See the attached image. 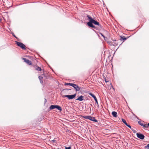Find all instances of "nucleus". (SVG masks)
Here are the masks:
<instances>
[{
	"label": "nucleus",
	"mask_w": 149,
	"mask_h": 149,
	"mask_svg": "<svg viewBox=\"0 0 149 149\" xmlns=\"http://www.w3.org/2000/svg\"><path fill=\"white\" fill-rule=\"evenodd\" d=\"M87 17L89 21V22L87 23V24L89 26L92 28H95V26L93 24V23L95 25H98L100 26H101L98 22L94 20L89 15H88Z\"/></svg>",
	"instance_id": "nucleus-1"
},
{
	"label": "nucleus",
	"mask_w": 149,
	"mask_h": 149,
	"mask_svg": "<svg viewBox=\"0 0 149 149\" xmlns=\"http://www.w3.org/2000/svg\"><path fill=\"white\" fill-rule=\"evenodd\" d=\"M62 96L63 97H67L70 100L74 98L76 96V94L72 95H63V94H62Z\"/></svg>",
	"instance_id": "nucleus-2"
},
{
	"label": "nucleus",
	"mask_w": 149,
	"mask_h": 149,
	"mask_svg": "<svg viewBox=\"0 0 149 149\" xmlns=\"http://www.w3.org/2000/svg\"><path fill=\"white\" fill-rule=\"evenodd\" d=\"M49 108L50 109H52L55 108H56L60 111H61L62 110L61 107L58 105H52Z\"/></svg>",
	"instance_id": "nucleus-3"
},
{
	"label": "nucleus",
	"mask_w": 149,
	"mask_h": 149,
	"mask_svg": "<svg viewBox=\"0 0 149 149\" xmlns=\"http://www.w3.org/2000/svg\"><path fill=\"white\" fill-rule=\"evenodd\" d=\"M15 42L17 46L21 47L22 49H26L25 45L22 43L17 41H15Z\"/></svg>",
	"instance_id": "nucleus-4"
},
{
	"label": "nucleus",
	"mask_w": 149,
	"mask_h": 149,
	"mask_svg": "<svg viewBox=\"0 0 149 149\" xmlns=\"http://www.w3.org/2000/svg\"><path fill=\"white\" fill-rule=\"evenodd\" d=\"M22 59L24 60V62H26L29 65H32V62L28 59L24 58H22Z\"/></svg>",
	"instance_id": "nucleus-5"
},
{
	"label": "nucleus",
	"mask_w": 149,
	"mask_h": 149,
	"mask_svg": "<svg viewBox=\"0 0 149 149\" xmlns=\"http://www.w3.org/2000/svg\"><path fill=\"white\" fill-rule=\"evenodd\" d=\"M72 86L75 89L76 91H79L81 88V87L79 86L78 85L74 84H73Z\"/></svg>",
	"instance_id": "nucleus-6"
},
{
	"label": "nucleus",
	"mask_w": 149,
	"mask_h": 149,
	"mask_svg": "<svg viewBox=\"0 0 149 149\" xmlns=\"http://www.w3.org/2000/svg\"><path fill=\"white\" fill-rule=\"evenodd\" d=\"M136 135L138 138L141 139H143L145 137L144 135L140 133H137L136 134Z\"/></svg>",
	"instance_id": "nucleus-7"
},
{
	"label": "nucleus",
	"mask_w": 149,
	"mask_h": 149,
	"mask_svg": "<svg viewBox=\"0 0 149 149\" xmlns=\"http://www.w3.org/2000/svg\"><path fill=\"white\" fill-rule=\"evenodd\" d=\"M33 67L35 68V69L38 71H41L42 70L41 68L38 67L37 65H33Z\"/></svg>",
	"instance_id": "nucleus-8"
},
{
	"label": "nucleus",
	"mask_w": 149,
	"mask_h": 149,
	"mask_svg": "<svg viewBox=\"0 0 149 149\" xmlns=\"http://www.w3.org/2000/svg\"><path fill=\"white\" fill-rule=\"evenodd\" d=\"M122 122L127 126L128 127H129L131 129V126L130 125H129L126 122V121H125V120L124 119H123V118H122Z\"/></svg>",
	"instance_id": "nucleus-9"
},
{
	"label": "nucleus",
	"mask_w": 149,
	"mask_h": 149,
	"mask_svg": "<svg viewBox=\"0 0 149 149\" xmlns=\"http://www.w3.org/2000/svg\"><path fill=\"white\" fill-rule=\"evenodd\" d=\"M89 120H91L95 122H97V120L95 119V117L91 116H90Z\"/></svg>",
	"instance_id": "nucleus-10"
},
{
	"label": "nucleus",
	"mask_w": 149,
	"mask_h": 149,
	"mask_svg": "<svg viewBox=\"0 0 149 149\" xmlns=\"http://www.w3.org/2000/svg\"><path fill=\"white\" fill-rule=\"evenodd\" d=\"M84 99V96L81 95L78 98L76 99V100H78L79 101H82Z\"/></svg>",
	"instance_id": "nucleus-11"
},
{
	"label": "nucleus",
	"mask_w": 149,
	"mask_h": 149,
	"mask_svg": "<svg viewBox=\"0 0 149 149\" xmlns=\"http://www.w3.org/2000/svg\"><path fill=\"white\" fill-rule=\"evenodd\" d=\"M120 40L121 41H124L127 39L125 36H120Z\"/></svg>",
	"instance_id": "nucleus-12"
},
{
	"label": "nucleus",
	"mask_w": 149,
	"mask_h": 149,
	"mask_svg": "<svg viewBox=\"0 0 149 149\" xmlns=\"http://www.w3.org/2000/svg\"><path fill=\"white\" fill-rule=\"evenodd\" d=\"M112 114L113 116L115 117H117V113L115 111H113L112 112Z\"/></svg>",
	"instance_id": "nucleus-13"
},
{
	"label": "nucleus",
	"mask_w": 149,
	"mask_h": 149,
	"mask_svg": "<svg viewBox=\"0 0 149 149\" xmlns=\"http://www.w3.org/2000/svg\"><path fill=\"white\" fill-rule=\"evenodd\" d=\"M39 79L40 80V81L41 84L42 83H43V78L40 76H39L38 77Z\"/></svg>",
	"instance_id": "nucleus-14"
},
{
	"label": "nucleus",
	"mask_w": 149,
	"mask_h": 149,
	"mask_svg": "<svg viewBox=\"0 0 149 149\" xmlns=\"http://www.w3.org/2000/svg\"><path fill=\"white\" fill-rule=\"evenodd\" d=\"M73 84L71 83H65V85H70L72 86Z\"/></svg>",
	"instance_id": "nucleus-15"
},
{
	"label": "nucleus",
	"mask_w": 149,
	"mask_h": 149,
	"mask_svg": "<svg viewBox=\"0 0 149 149\" xmlns=\"http://www.w3.org/2000/svg\"><path fill=\"white\" fill-rule=\"evenodd\" d=\"M90 117V116H83V117L84 118H85V119H89V120Z\"/></svg>",
	"instance_id": "nucleus-16"
},
{
	"label": "nucleus",
	"mask_w": 149,
	"mask_h": 149,
	"mask_svg": "<svg viewBox=\"0 0 149 149\" xmlns=\"http://www.w3.org/2000/svg\"><path fill=\"white\" fill-rule=\"evenodd\" d=\"M108 43H109V44L110 45H113L114 46H115L116 45H117V44H113V43H112V42H109Z\"/></svg>",
	"instance_id": "nucleus-17"
},
{
	"label": "nucleus",
	"mask_w": 149,
	"mask_h": 149,
	"mask_svg": "<svg viewBox=\"0 0 149 149\" xmlns=\"http://www.w3.org/2000/svg\"><path fill=\"white\" fill-rule=\"evenodd\" d=\"M142 126L144 128H148V125H147V124H146L144 123Z\"/></svg>",
	"instance_id": "nucleus-18"
},
{
	"label": "nucleus",
	"mask_w": 149,
	"mask_h": 149,
	"mask_svg": "<svg viewBox=\"0 0 149 149\" xmlns=\"http://www.w3.org/2000/svg\"><path fill=\"white\" fill-rule=\"evenodd\" d=\"M70 89H64L63 91V92H67L68 90H70Z\"/></svg>",
	"instance_id": "nucleus-19"
},
{
	"label": "nucleus",
	"mask_w": 149,
	"mask_h": 149,
	"mask_svg": "<svg viewBox=\"0 0 149 149\" xmlns=\"http://www.w3.org/2000/svg\"><path fill=\"white\" fill-rule=\"evenodd\" d=\"M139 124L141 125V126H142V125H143V124L144 123H143V122H141L139 121L138 122Z\"/></svg>",
	"instance_id": "nucleus-20"
},
{
	"label": "nucleus",
	"mask_w": 149,
	"mask_h": 149,
	"mask_svg": "<svg viewBox=\"0 0 149 149\" xmlns=\"http://www.w3.org/2000/svg\"><path fill=\"white\" fill-rule=\"evenodd\" d=\"M145 148H146L149 149V144H148L147 146H145Z\"/></svg>",
	"instance_id": "nucleus-21"
},
{
	"label": "nucleus",
	"mask_w": 149,
	"mask_h": 149,
	"mask_svg": "<svg viewBox=\"0 0 149 149\" xmlns=\"http://www.w3.org/2000/svg\"><path fill=\"white\" fill-rule=\"evenodd\" d=\"M89 94L93 97L95 95L93 94H92V93H89Z\"/></svg>",
	"instance_id": "nucleus-22"
},
{
	"label": "nucleus",
	"mask_w": 149,
	"mask_h": 149,
	"mask_svg": "<svg viewBox=\"0 0 149 149\" xmlns=\"http://www.w3.org/2000/svg\"><path fill=\"white\" fill-rule=\"evenodd\" d=\"M95 101L96 102V103L97 104V105L98 106H99V104H98V102L97 99L96 100H95Z\"/></svg>",
	"instance_id": "nucleus-23"
},
{
	"label": "nucleus",
	"mask_w": 149,
	"mask_h": 149,
	"mask_svg": "<svg viewBox=\"0 0 149 149\" xmlns=\"http://www.w3.org/2000/svg\"><path fill=\"white\" fill-rule=\"evenodd\" d=\"M65 149H71V147H65Z\"/></svg>",
	"instance_id": "nucleus-24"
},
{
	"label": "nucleus",
	"mask_w": 149,
	"mask_h": 149,
	"mask_svg": "<svg viewBox=\"0 0 149 149\" xmlns=\"http://www.w3.org/2000/svg\"><path fill=\"white\" fill-rule=\"evenodd\" d=\"M93 97L94 98L95 100H96L97 99L96 97H95V95Z\"/></svg>",
	"instance_id": "nucleus-25"
},
{
	"label": "nucleus",
	"mask_w": 149,
	"mask_h": 149,
	"mask_svg": "<svg viewBox=\"0 0 149 149\" xmlns=\"http://www.w3.org/2000/svg\"><path fill=\"white\" fill-rule=\"evenodd\" d=\"M93 97L94 98L95 100H96L97 99L96 97H95V95Z\"/></svg>",
	"instance_id": "nucleus-26"
},
{
	"label": "nucleus",
	"mask_w": 149,
	"mask_h": 149,
	"mask_svg": "<svg viewBox=\"0 0 149 149\" xmlns=\"http://www.w3.org/2000/svg\"><path fill=\"white\" fill-rule=\"evenodd\" d=\"M101 35L104 38V36L102 34V33H101Z\"/></svg>",
	"instance_id": "nucleus-27"
},
{
	"label": "nucleus",
	"mask_w": 149,
	"mask_h": 149,
	"mask_svg": "<svg viewBox=\"0 0 149 149\" xmlns=\"http://www.w3.org/2000/svg\"><path fill=\"white\" fill-rule=\"evenodd\" d=\"M147 125H148V128L149 127V123H148Z\"/></svg>",
	"instance_id": "nucleus-28"
},
{
	"label": "nucleus",
	"mask_w": 149,
	"mask_h": 149,
	"mask_svg": "<svg viewBox=\"0 0 149 149\" xmlns=\"http://www.w3.org/2000/svg\"><path fill=\"white\" fill-rule=\"evenodd\" d=\"M1 20V19H0V21Z\"/></svg>",
	"instance_id": "nucleus-29"
}]
</instances>
